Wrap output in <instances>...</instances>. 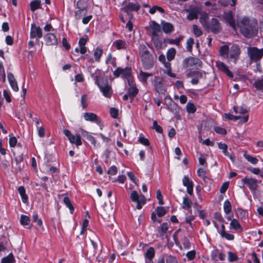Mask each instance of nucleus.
Segmentation results:
<instances>
[{"label": "nucleus", "instance_id": "nucleus-53", "mask_svg": "<svg viewBox=\"0 0 263 263\" xmlns=\"http://www.w3.org/2000/svg\"><path fill=\"white\" fill-rule=\"evenodd\" d=\"M156 211L157 215L160 217L163 216L166 214V210L163 206L158 207Z\"/></svg>", "mask_w": 263, "mask_h": 263}, {"label": "nucleus", "instance_id": "nucleus-39", "mask_svg": "<svg viewBox=\"0 0 263 263\" xmlns=\"http://www.w3.org/2000/svg\"><path fill=\"white\" fill-rule=\"evenodd\" d=\"M77 8L81 10H86L87 4L84 0H79L77 3Z\"/></svg>", "mask_w": 263, "mask_h": 263}, {"label": "nucleus", "instance_id": "nucleus-12", "mask_svg": "<svg viewBox=\"0 0 263 263\" xmlns=\"http://www.w3.org/2000/svg\"><path fill=\"white\" fill-rule=\"evenodd\" d=\"M190 76H193V78L191 80V83L193 85H196L199 82V79L205 77V73L201 71H192L190 73Z\"/></svg>", "mask_w": 263, "mask_h": 263}, {"label": "nucleus", "instance_id": "nucleus-23", "mask_svg": "<svg viewBox=\"0 0 263 263\" xmlns=\"http://www.w3.org/2000/svg\"><path fill=\"white\" fill-rule=\"evenodd\" d=\"M155 81L154 87L156 91L159 93H164L165 91V87L163 86L162 83L158 81V79Z\"/></svg>", "mask_w": 263, "mask_h": 263}, {"label": "nucleus", "instance_id": "nucleus-42", "mask_svg": "<svg viewBox=\"0 0 263 263\" xmlns=\"http://www.w3.org/2000/svg\"><path fill=\"white\" fill-rule=\"evenodd\" d=\"M156 11H158L161 13L164 12V10L161 7L158 6H154L152 8H150L149 12L151 14H154L156 12Z\"/></svg>", "mask_w": 263, "mask_h": 263}, {"label": "nucleus", "instance_id": "nucleus-2", "mask_svg": "<svg viewBox=\"0 0 263 263\" xmlns=\"http://www.w3.org/2000/svg\"><path fill=\"white\" fill-rule=\"evenodd\" d=\"M149 48L147 44H141L138 47L139 56L142 67L145 70L151 69L154 66V58L149 51Z\"/></svg>", "mask_w": 263, "mask_h": 263}, {"label": "nucleus", "instance_id": "nucleus-48", "mask_svg": "<svg viewBox=\"0 0 263 263\" xmlns=\"http://www.w3.org/2000/svg\"><path fill=\"white\" fill-rule=\"evenodd\" d=\"M20 222L22 225H28L30 222V218L26 215H21Z\"/></svg>", "mask_w": 263, "mask_h": 263}, {"label": "nucleus", "instance_id": "nucleus-13", "mask_svg": "<svg viewBox=\"0 0 263 263\" xmlns=\"http://www.w3.org/2000/svg\"><path fill=\"white\" fill-rule=\"evenodd\" d=\"M30 37L32 38L36 37L40 39L42 37V29L40 27H36L34 24H31Z\"/></svg>", "mask_w": 263, "mask_h": 263}, {"label": "nucleus", "instance_id": "nucleus-8", "mask_svg": "<svg viewBox=\"0 0 263 263\" xmlns=\"http://www.w3.org/2000/svg\"><path fill=\"white\" fill-rule=\"evenodd\" d=\"M222 29L221 24L219 21L215 18H213L209 22L207 27L205 29L208 31H211L213 33H218L220 32Z\"/></svg>", "mask_w": 263, "mask_h": 263}, {"label": "nucleus", "instance_id": "nucleus-56", "mask_svg": "<svg viewBox=\"0 0 263 263\" xmlns=\"http://www.w3.org/2000/svg\"><path fill=\"white\" fill-rule=\"evenodd\" d=\"M32 219L33 222H36L37 224L39 226H42L43 224L42 220L39 218L37 214L34 213L32 216Z\"/></svg>", "mask_w": 263, "mask_h": 263}, {"label": "nucleus", "instance_id": "nucleus-38", "mask_svg": "<svg viewBox=\"0 0 263 263\" xmlns=\"http://www.w3.org/2000/svg\"><path fill=\"white\" fill-rule=\"evenodd\" d=\"M223 210L226 214H228L231 211L232 206L229 200H226L223 203Z\"/></svg>", "mask_w": 263, "mask_h": 263}, {"label": "nucleus", "instance_id": "nucleus-37", "mask_svg": "<svg viewBox=\"0 0 263 263\" xmlns=\"http://www.w3.org/2000/svg\"><path fill=\"white\" fill-rule=\"evenodd\" d=\"M192 30L196 37H199L203 34L202 30L196 25H193Z\"/></svg>", "mask_w": 263, "mask_h": 263}, {"label": "nucleus", "instance_id": "nucleus-14", "mask_svg": "<svg viewBox=\"0 0 263 263\" xmlns=\"http://www.w3.org/2000/svg\"><path fill=\"white\" fill-rule=\"evenodd\" d=\"M44 38L47 45H57L58 43V40L53 33H48L45 35Z\"/></svg>", "mask_w": 263, "mask_h": 263}, {"label": "nucleus", "instance_id": "nucleus-17", "mask_svg": "<svg viewBox=\"0 0 263 263\" xmlns=\"http://www.w3.org/2000/svg\"><path fill=\"white\" fill-rule=\"evenodd\" d=\"M140 5L138 3H129L122 9V10L128 14L129 12L131 11H138L140 9Z\"/></svg>", "mask_w": 263, "mask_h": 263}, {"label": "nucleus", "instance_id": "nucleus-50", "mask_svg": "<svg viewBox=\"0 0 263 263\" xmlns=\"http://www.w3.org/2000/svg\"><path fill=\"white\" fill-rule=\"evenodd\" d=\"M81 103L83 108H86L87 106V95L84 94L82 95L81 100Z\"/></svg>", "mask_w": 263, "mask_h": 263}, {"label": "nucleus", "instance_id": "nucleus-46", "mask_svg": "<svg viewBox=\"0 0 263 263\" xmlns=\"http://www.w3.org/2000/svg\"><path fill=\"white\" fill-rule=\"evenodd\" d=\"M205 171L203 168H199L197 171V174L198 176L202 178L204 182L206 181V179H208V177L205 176Z\"/></svg>", "mask_w": 263, "mask_h": 263}, {"label": "nucleus", "instance_id": "nucleus-60", "mask_svg": "<svg viewBox=\"0 0 263 263\" xmlns=\"http://www.w3.org/2000/svg\"><path fill=\"white\" fill-rule=\"evenodd\" d=\"M166 263H178L177 258L173 256L169 255L165 259Z\"/></svg>", "mask_w": 263, "mask_h": 263}, {"label": "nucleus", "instance_id": "nucleus-45", "mask_svg": "<svg viewBox=\"0 0 263 263\" xmlns=\"http://www.w3.org/2000/svg\"><path fill=\"white\" fill-rule=\"evenodd\" d=\"M218 147L222 150L223 154L226 156H229V153L227 151L228 146L225 143H222L221 142L218 143Z\"/></svg>", "mask_w": 263, "mask_h": 263}, {"label": "nucleus", "instance_id": "nucleus-19", "mask_svg": "<svg viewBox=\"0 0 263 263\" xmlns=\"http://www.w3.org/2000/svg\"><path fill=\"white\" fill-rule=\"evenodd\" d=\"M7 77L9 83L12 88V89L14 91H17L18 90V87L17 85V82L13 76V74L11 72H8Z\"/></svg>", "mask_w": 263, "mask_h": 263}, {"label": "nucleus", "instance_id": "nucleus-59", "mask_svg": "<svg viewBox=\"0 0 263 263\" xmlns=\"http://www.w3.org/2000/svg\"><path fill=\"white\" fill-rule=\"evenodd\" d=\"M214 130L217 134L221 135H226L227 134V130L226 129L222 128L219 126H217L214 128Z\"/></svg>", "mask_w": 263, "mask_h": 263}, {"label": "nucleus", "instance_id": "nucleus-61", "mask_svg": "<svg viewBox=\"0 0 263 263\" xmlns=\"http://www.w3.org/2000/svg\"><path fill=\"white\" fill-rule=\"evenodd\" d=\"M138 141L140 143H141L144 145H146V146L149 145V142L148 140L142 136H140L139 137Z\"/></svg>", "mask_w": 263, "mask_h": 263}, {"label": "nucleus", "instance_id": "nucleus-29", "mask_svg": "<svg viewBox=\"0 0 263 263\" xmlns=\"http://www.w3.org/2000/svg\"><path fill=\"white\" fill-rule=\"evenodd\" d=\"M30 9L34 12L41 7V1L40 0H34L30 3Z\"/></svg>", "mask_w": 263, "mask_h": 263}, {"label": "nucleus", "instance_id": "nucleus-57", "mask_svg": "<svg viewBox=\"0 0 263 263\" xmlns=\"http://www.w3.org/2000/svg\"><path fill=\"white\" fill-rule=\"evenodd\" d=\"M225 118L230 120L236 121L240 118V116H235L230 114H225Z\"/></svg>", "mask_w": 263, "mask_h": 263}, {"label": "nucleus", "instance_id": "nucleus-33", "mask_svg": "<svg viewBox=\"0 0 263 263\" xmlns=\"http://www.w3.org/2000/svg\"><path fill=\"white\" fill-rule=\"evenodd\" d=\"M162 29L165 33H168L173 31V26L171 23H164L163 24Z\"/></svg>", "mask_w": 263, "mask_h": 263}, {"label": "nucleus", "instance_id": "nucleus-5", "mask_svg": "<svg viewBox=\"0 0 263 263\" xmlns=\"http://www.w3.org/2000/svg\"><path fill=\"white\" fill-rule=\"evenodd\" d=\"M202 65V62L200 59L194 57H189L183 61V67L189 69L200 68Z\"/></svg>", "mask_w": 263, "mask_h": 263}, {"label": "nucleus", "instance_id": "nucleus-31", "mask_svg": "<svg viewBox=\"0 0 263 263\" xmlns=\"http://www.w3.org/2000/svg\"><path fill=\"white\" fill-rule=\"evenodd\" d=\"M176 55V50L174 48L169 49L166 53L167 59L168 61L173 60Z\"/></svg>", "mask_w": 263, "mask_h": 263}, {"label": "nucleus", "instance_id": "nucleus-63", "mask_svg": "<svg viewBox=\"0 0 263 263\" xmlns=\"http://www.w3.org/2000/svg\"><path fill=\"white\" fill-rule=\"evenodd\" d=\"M220 236L222 237H224L228 240H232L234 239V236L233 234L228 233L226 232H224V234H221Z\"/></svg>", "mask_w": 263, "mask_h": 263}, {"label": "nucleus", "instance_id": "nucleus-32", "mask_svg": "<svg viewBox=\"0 0 263 263\" xmlns=\"http://www.w3.org/2000/svg\"><path fill=\"white\" fill-rule=\"evenodd\" d=\"M15 261L13 255L11 253L2 259V263H14Z\"/></svg>", "mask_w": 263, "mask_h": 263}, {"label": "nucleus", "instance_id": "nucleus-44", "mask_svg": "<svg viewBox=\"0 0 263 263\" xmlns=\"http://www.w3.org/2000/svg\"><path fill=\"white\" fill-rule=\"evenodd\" d=\"M182 183L184 186L189 187L192 186L193 184V182L191 181L187 176H184L182 179Z\"/></svg>", "mask_w": 263, "mask_h": 263}, {"label": "nucleus", "instance_id": "nucleus-16", "mask_svg": "<svg viewBox=\"0 0 263 263\" xmlns=\"http://www.w3.org/2000/svg\"><path fill=\"white\" fill-rule=\"evenodd\" d=\"M223 17L233 28V29L234 30H236V26L232 12L229 11L228 12L224 13L223 15Z\"/></svg>", "mask_w": 263, "mask_h": 263}, {"label": "nucleus", "instance_id": "nucleus-10", "mask_svg": "<svg viewBox=\"0 0 263 263\" xmlns=\"http://www.w3.org/2000/svg\"><path fill=\"white\" fill-rule=\"evenodd\" d=\"M244 184L247 185L251 191H255L257 188V180L255 178L245 177L241 180Z\"/></svg>", "mask_w": 263, "mask_h": 263}, {"label": "nucleus", "instance_id": "nucleus-11", "mask_svg": "<svg viewBox=\"0 0 263 263\" xmlns=\"http://www.w3.org/2000/svg\"><path fill=\"white\" fill-rule=\"evenodd\" d=\"M83 116L86 121L94 122L97 124H100L101 123L100 118L96 114L92 112H85L83 114Z\"/></svg>", "mask_w": 263, "mask_h": 263}, {"label": "nucleus", "instance_id": "nucleus-54", "mask_svg": "<svg viewBox=\"0 0 263 263\" xmlns=\"http://www.w3.org/2000/svg\"><path fill=\"white\" fill-rule=\"evenodd\" d=\"M248 170L250 171L251 173L255 175H259L260 177H263V173H260V170L259 168L256 167H250L248 168Z\"/></svg>", "mask_w": 263, "mask_h": 263}, {"label": "nucleus", "instance_id": "nucleus-62", "mask_svg": "<svg viewBox=\"0 0 263 263\" xmlns=\"http://www.w3.org/2000/svg\"><path fill=\"white\" fill-rule=\"evenodd\" d=\"M153 128L159 133H161L163 131L162 127L158 124L156 120L153 121Z\"/></svg>", "mask_w": 263, "mask_h": 263}, {"label": "nucleus", "instance_id": "nucleus-7", "mask_svg": "<svg viewBox=\"0 0 263 263\" xmlns=\"http://www.w3.org/2000/svg\"><path fill=\"white\" fill-rule=\"evenodd\" d=\"M248 54L252 61H257L263 57V48L258 49L256 47H249L247 49Z\"/></svg>", "mask_w": 263, "mask_h": 263}, {"label": "nucleus", "instance_id": "nucleus-64", "mask_svg": "<svg viewBox=\"0 0 263 263\" xmlns=\"http://www.w3.org/2000/svg\"><path fill=\"white\" fill-rule=\"evenodd\" d=\"M118 169L116 166H111L108 170L107 173L110 175H115L117 173Z\"/></svg>", "mask_w": 263, "mask_h": 263}, {"label": "nucleus", "instance_id": "nucleus-9", "mask_svg": "<svg viewBox=\"0 0 263 263\" xmlns=\"http://www.w3.org/2000/svg\"><path fill=\"white\" fill-rule=\"evenodd\" d=\"M63 133L67 137L71 143L76 144L77 146L82 145V143L80 135L78 134L73 135L67 129H64Z\"/></svg>", "mask_w": 263, "mask_h": 263}, {"label": "nucleus", "instance_id": "nucleus-22", "mask_svg": "<svg viewBox=\"0 0 263 263\" xmlns=\"http://www.w3.org/2000/svg\"><path fill=\"white\" fill-rule=\"evenodd\" d=\"M186 12L189 13V14L187 16V18L190 20L192 21L194 19H197L198 18V15L199 13V11L197 9H193V10H185Z\"/></svg>", "mask_w": 263, "mask_h": 263}, {"label": "nucleus", "instance_id": "nucleus-49", "mask_svg": "<svg viewBox=\"0 0 263 263\" xmlns=\"http://www.w3.org/2000/svg\"><path fill=\"white\" fill-rule=\"evenodd\" d=\"M234 110L236 114H244L247 112L246 108L243 106L234 107Z\"/></svg>", "mask_w": 263, "mask_h": 263}, {"label": "nucleus", "instance_id": "nucleus-28", "mask_svg": "<svg viewBox=\"0 0 263 263\" xmlns=\"http://www.w3.org/2000/svg\"><path fill=\"white\" fill-rule=\"evenodd\" d=\"M130 88L128 89V93L129 97L134 98L138 92V89L135 86L133 81L132 85H129Z\"/></svg>", "mask_w": 263, "mask_h": 263}, {"label": "nucleus", "instance_id": "nucleus-41", "mask_svg": "<svg viewBox=\"0 0 263 263\" xmlns=\"http://www.w3.org/2000/svg\"><path fill=\"white\" fill-rule=\"evenodd\" d=\"M23 160L22 155H18L15 158V161L16 162V170L20 172L22 170L21 165L20 164Z\"/></svg>", "mask_w": 263, "mask_h": 263}, {"label": "nucleus", "instance_id": "nucleus-51", "mask_svg": "<svg viewBox=\"0 0 263 263\" xmlns=\"http://www.w3.org/2000/svg\"><path fill=\"white\" fill-rule=\"evenodd\" d=\"M153 42L155 47L157 49H161L162 47V41L159 38H155L153 39Z\"/></svg>", "mask_w": 263, "mask_h": 263}, {"label": "nucleus", "instance_id": "nucleus-47", "mask_svg": "<svg viewBox=\"0 0 263 263\" xmlns=\"http://www.w3.org/2000/svg\"><path fill=\"white\" fill-rule=\"evenodd\" d=\"M155 255L154 250L153 248H149L145 253V256L149 259H152Z\"/></svg>", "mask_w": 263, "mask_h": 263}, {"label": "nucleus", "instance_id": "nucleus-4", "mask_svg": "<svg viewBox=\"0 0 263 263\" xmlns=\"http://www.w3.org/2000/svg\"><path fill=\"white\" fill-rule=\"evenodd\" d=\"M114 76L118 78L121 76L123 78L127 80L129 85H132L133 78L132 76V69L129 67L122 68H117L113 72Z\"/></svg>", "mask_w": 263, "mask_h": 263}, {"label": "nucleus", "instance_id": "nucleus-1", "mask_svg": "<svg viewBox=\"0 0 263 263\" xmlns=\"http://www.w3.org/2000/svg\"><path fill=\"white\" fill-rule=\"evenodd\" d=\"M241 33L247 37H252L257 32V24L254 20L245 16L237 22Z\"/></svg>", "mask_w": 263, "mask_h": 263}, {"label": "nucleus", "instance_id": "nucleus-15", "mask_svg": "<svg viewBox=\"0 0 263 263\" xmlns=\"http://www.w3.org/2000/svg\"><path fill=\"white\" fill-rule=\"evenodd\" d=\"M216 66L219 70L226 73L229 77H233V74L232 72L229 69L228 66L223 62L220 61L217 62Z\"/></svg>", "mask_w": 263, "mask_h": 263}, {"label": "nucleus", "instance_id": "nucleus-40", "mask_svg": "<svg viewBox=\"0 0 263 263\" xmlns=\"http://www.w3.org/2000/svg\"><path fill=\"white\" fill-rule=\"evenodd\" d=\"M229 52V47L227 45H224L220 47L219 50L220 54L224 57H227Z\"/></svg>", "mask_w": 263, "mask_h": 263}, {"label": "nucleus", "instance_id": "nucleus-27", "mask_svg": "<svg viewBox=\"0 0 263 263\" xmlns=\"http://www.w3.org/2000/svg\"><path fill=\"white\" fill-rule=\"evenodd\" d=\"M103 54V50L100 47H97L94 51L93 56L97 62H100L101 58Z\"/></svg>", "mask_w": 263, "mask_h": 263}, {"label": "nucleus", "instance_id": "nucleus-26", "mask_svg": "<svg viewBox=\"0 0 263 263\" xmlns=\"http://www.w3.org/2000/svg\"><path fill=\"white\" fill-rule=\"evenodd\" d=\"M192 202L191 200L187 197H184L183 199L182 208L184 210H190L192 207Z\"/></svg>", "mask_w": 263, "mask_h": 263}, {"label": "nucleus", "instance_id": "nucleus-55", "mask_svg": "<svg viewBox=\"0 0 263 263\" xmlns=\"http://www.w3.org/2000/svg\"><path fill=\"white\" fill-rule=\"evenodd\" d=\"M187 111L189 113H194L196 111V107L195 105L191 103H188L186 106Z\"/></svg>", "mask_w": 263, "mask_h": 263}, {"label": "nucleus", "instance_id": "nucleus-24", "mask_svg": "<svg viewBox=\"0 0 263 263\" xmlns=\"http://www.w3.org/2000/svg\"><path fill=\"white\" fill-rule=\"evenodd\" d=\"M18 192L21 196L22 201L24 203H26L28 201V197L26 194V190L23 186H20L18 188Z\"/></svg>", "mask_w": 263, "mask_h": 263}, {"label": "nucleus", "instance_id": "nucleus-21", "mask_svg": "<svg viewBox=\"0 0 263 263\" xmlns=\"http://www.w3.org/2000/svg\"><path fill=\"white\" fill-rule=\"evenodd\" d=\"M114 46L117 50L125 49L126 48L127 44L123 40H118L113 42Z\"/></svg>", "mask_w": 263, "mask_h": 263}, {"label": "nucleus", "instance_id": "nucleus-25", "mask_svg": "<svg viewBox=\"0 0 263 263\" xmlns=\"http://www.w3.org/2000/svg\"><path fill=\"white\" fill-rule=\"evenodd\" d=\"M151 76L152 73L145 72L142 70H140L138 74V77L140 81L145 83H147L148 78Z\"/></svg>", "mask_w": 263, "mask_h": 263}, {"label": "nucleus", "instance_id": "nucleus-36", "mask_svg": "<svg viewBox=\"0 0 263 263\" xmlns=\"http://www.w3.org/2000/svg\"><path fill=\"white\" fill-rule=\"evenodd\" d=\"M253 85L257 89L263 90V78L256 80Z\"/></svg>", "mask_w": 263, "mask_h": 263}, {"label": "nucleus", "instance_id": "nucleus-35", "mask_svg": "<svg viewBox=\"0 0 263 263\" xmlns=\"http://www.w3.org/2000/svg\"><path fill=\"white\" fill-rule=\"evenodd\" d=\"M105 63L107 64H110L114 67L116 66V59L112 57V55L111 53H109L106 59Z\"/></svg>", "mask_w": 263, "mask_h": 263}, {"label": "nucleus", "instance_id": "nucleus-58", "mask_svg": "<svg viewBox=\"0 0 263 263\" xmlns=\"http://www.w3.org/2000/svg\"><path fill=\"white\" fill-rule=\"evenodd\" d=\"M237 256L235 254L231 252H228V260L230 262L234 261L237 260Z\"/></svg>", "mask_w": 263, "mask_h": 263}, {"label": "nucleus", "instance_id": "nucleus-3", "mask_svg": "<svg viewBox=\"0 0 263 263\" xmlns=\"http://www.w3.org/2000/svg\"><path fill=\"white\" fill-rule=\"evenodd\" d=\"M95 84L99 87L103 96L106 98H110L112 95L111 86L108 83L106 78L102 76L99 70H97L93 74Z\"/></svg>", "mask_w": 263, "mask_h": 263}, {"label": "nucleus", "instance_id": "nucleus-52", "mask_svg": "<svg viewBox=\"0 0 263 263\" xmlns=\"http://www.w3.org/2000/svg\"><path fill=\"white\" fill-rule=\"evenodd\" d=\"M194 43V41L193 38L190 37L187 40L186 48L188 51H191L192 50Z\"/></svg>", "mask_w": 263, "mask_h": 263}, {"label": "nucleus", "instance_id": "nucleus-6", "mask_svg": "<svg viewBox=\"0 0 263 263\" xmlns=\"http://www.w3.org/2000/svg\"><path fill=\"white\" fill-rule=\"evenodd\" d=\"M130 198L133 202L137 203L136 208L138 210L142 209V206L146 203V198L142 194H139L136 191L132 192Z\"/></svg>", "mask_w": 263, "mask_h": 263}, {"label": "nucleus", "instance_id": "nucleus-43", "mask_svg": "<svg viewBox=\"0 0 263 263\" xmlns=\"http://www.w3.org/2000/svg\"><path fill=\"white\" fill-rule=\"evenodd\" d=\"M63 201L65 204L69 208L71 213H72L74 210V208L72 205L69 198L67 197H65L63 199Z\"/></svg>", "mask_w": 263, "mask_h": 263}, {"label": "nucleus", "instance_id": "nucleus-30", "mask_svg": "<svg viewBox=\"0 0 263 263\" xmlns=\"http://www.w3.org/2000/svg\"><path fill=\"white\" fill-rule=\"evenodd\" d=\"M243 157L246 160H247L249 162L253 164H256L258 162V160L257 158L253 157L249 154H247V153H245L243 154Z\"/></svg>", "mask_w": 263, "mask_h": 263}, {"label": "nucleus", "instance_id": "nucleus-34", "mask_svg": "<svg viewBox=\"0 0 263 263\" xmlns=\"http://www.w3.org/2000/svg\"><path fill=\"white\" fill-rule=\"evenodd\" d=\"M230 229L234 230L240 229L242 230L241 227L238 221L236 219H233L230 223Z\"/></svg>", "mask_w": 263, "mask_h": 263}, {"label": "nucleus", "instance_id": "nucleus-18", "mask_svg": "<svg viewBox=\"0 0 263 263\" xmlns=\"http://www.w3.org/2000/svg\"><path fill=\"white\" fill-rule=\"evenodd\" d=\"M240 53V50L239 46L236 44L233 45L230 49V55L231 58L234 59V62L236 61L237 58Z\"/></svg>", "mask_w": 263, "mask_h": 263}, {"label": "nucleus", "instance_id": "nucleus-20", "mask_svg": "<svg viewBox=\"0 0 263 263\" xmlns=\"http://www.w3.org/2000/svg\"><path fill=\"white\" fill-rule=\"evenodd\" d=\"M209 15L206 12H203L201 13L199 17V22L202 25V27L204 29L207 27V26L209 23Z\"/></svg>", "mask_w": 263, "mask_h": 263}]
</instances>
